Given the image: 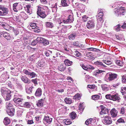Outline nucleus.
<instances>
[{
  "label": "nucleus",
  "mask_w": 126,
  "mask_h": 126,
  "mask_svg": "<svg viewBox=\"0 0 126 126\" xmlns=\"http://www.w3.org/2000/svg\"><path fill=\"white\" fill-rule=\"evenodd\" d=\"M88 17L86 16L85 15H84L82 17V20L85 22L88 20Z\"/></svg>",
  "instance_id": "49"
},
{
  "label": "nucleus",
  "mask_w": 126,
  "mask_h": 126,
  "mask_svg": "<svg viewBox=\"0 0 126 126\" xmlns=\"http://www.w3.org/2000/svg\"><path fill=\"white\" fill-rule=\"evenodd\" d=\"M30 74L29 77L31 78H34L37 76L36 74L34 72H30Z\"/></svg>",
  "instance_id": "40"
},
{
  "label": "nucleus",
  "mask_w": 126,
  "mask_h": 126,
  "mask_svg": "<svg viewBox=\"0 0 126 126\" xmlns=\"http://www.w3.org/2000/svg\"><path fill=\"white\" fill-rule=\"evenodd\" d=\"M111 100L114 101H117L120 102V98L118 94L117 93L111 95Z\"/></svg>",
  "instance_id": "6"
},
{
  "label": "nucleus",
  "mask_w": 126,
  "mask_h": 126,
  "mask_svg": "<svg viewBox=\"0 0 126 126\" xmlns=\"http://www.w3.org/2000/svg\"><path fill=\"white\" fill-rule=\"evenodd\" d=\"M33 88V87L32 86L29 88H26V93L28 94H31L32 93V90Z\"/></svg>",
  "instance_id": "20"
},
{
  "label": "nucleus",
  "mask_w": 126,
  "mask_h": 126,
  "mask_svg": "<svg viewBox=\"0 0 126 126\" xmlns=\"http://www.w3.org/2000/svg\"><path fill=\"white\" fill-rule=\"evenodd\" d=\"M121 28H122L121 25H117L114 27L115 30L117 31H119L120 30Z\"/></svg>",
  "instance_id": "39"
},
{
  "label": "nucleus",
  "mask_w": 126,
  "mask_h": 126,
  "mask_svg": "<svg viewBox=\"0 0 126 126\" xmlns=\"http://www.w3.org/2000/svg\"><path fill=\"white\" fill-rule=\"evenodd\" d=\"M11 92L10 91H9L8 93L6 94V97L5 98V100H8L10 99L11 96Z\"/></svg>",
  "instance_id": "22"
},
{
  "label": "nucleus",
  "mask_w": 126,
  "mask_h": 126,
  "mask_svg": "<svg viewBox=\"0 0 126 126\" xmlns=\"http://www.w3.org/2000/svg\"><path fill=\"white\" fill-rule=\"evenodd\" d=\"M115 63L117 65L120 66H122L124 64L123 62L119 60L116 61Z\"/></svg>",
  "instance_id": "31"
},
{
  "label": "nucleus",
  "mask_w": 126,
  "mask_h": 126,
  "mask_svg": "<svg viewBox=\"0 0 126 126\" xmlns=\"http://www.w3.org/2000/svg\"><path fill=\"white\" fill-rule=\"evenodd\" d=\"M112 117H115L117 115L118 111L115 108L112 109L110 111Z\"/></svg>",
  "instance_id": "12"
},
{
  "label": "nucleus",
  "mask_w": 126,
  "mask_h": 126,
  "mask_svg": "<svg viewBox=\"0 0 126 126\" xmlns=\"http://www.w3.org/2000/svg\"><path fill=\"white\" fill-rule=\"evenodd\" d=\"M104 72V71L97 69L96 70H95L93 74L95 76H97V74L101 73H102V74H103V72Z\"/></svg>",
  "instance_id": "17"
},
{
  "label": "nucleus",
  "mask_w": 126,
  "mask_h": 126,
  "mask_svg": "<svg viewBox=\"0 0 126 126\" xmlns=\"http://www.w3.org/2000/svg\"><path fill=\"white\" fill-rule=\"evenodd\" d=\"M46 23V26L47 27L52 28L54 26L53 24L51 22H47Z\"/></svg>",
  "instance_id": "27"
},
{
  "label": "nucleus",
  "mask_w": 126,
  "mask_h": 126,
  "mask_svg": "<svg viewBox=\"0 0 126 126\" xmlns=\"http://www.w3.org/2000/svg\"><path fill=\"white\" fill-rule=\"evenodd\" d=\"M84 103H80V105L79 107V109L80 110H83L84 109Z\"/></svg>",
  "instance_id": "32"
},
{
  "label": "nucleus",
  "mask_w": 126,
  "mask_h": 126,
  "mask_svg": "<svg viewBox=\"0 0 126 126\" xmlns=\"http://www.w3.org/2000/svg\"><path fill=\"white\" fill-rule=\"evenodd\" d=\"M82 67L83 69L85 70H86L88 68V67H87L86 66L83 64L82 65Z\"/></svg>",
  "instance_id": "56"
},
{
  "label": "nucleus",
  "mask_w": 126,
  "mask_h": 126,
  "mask_svg": "<svg viewBox=\"0 0 126 126\" xmlns=\"http://www.w3.org/2000/svg\"><path fill=\"white\" fill-rule=\"evenodd\" d=\"M76 35L75 33H71L68 36V38L70 40H74L75 38Z\"/></svg>",
  "instance_id": "28"
},
{
  "label": "nucleus",
  "mask_w": 126,
  "mask_h": 126,
  "mask_svg": "<svg viewBox=\"0 0 126 126\" xmlns=\"http://www.w3.org/2000/svg\"><path fill=\"white\" fill-rule=\"evenodd\" d=\"M32 81L34 83V84H37V82L36 79H32Z\"/></svg>",
  "instance_id": "60"
},
{
  "label": "nucleus",
  "mask_w": 126,
  "mask_h": 126,
  "mask_svg": "<svg viewBox=\"0 0 126 126\" xmlns=\"http://www.w3.org/2000/svg\"><path fill=\"white\" fill-rule=\"evenodd\" d=\"M94 85H88L87 87L92 89H93L94 88Z\"/></svg>",
  "instance_id": "57"
},
{
  "label": "nucleus",
  "mask_w": 126,
  "mask_h": 126,
  "mask_svg": "<svg viewBox=\"0 0 126 126\" xmlns=\"http://www.w3.org/2000/svg\"><path fill=\"white\" fill-rule=\"evenodd\" d=\"M126 90V87H124L122 88H121V91L122 92H125V91Z\"/></svg>",
  "instance_id": "62"
},
{
  "label": "nucleus",
  "mask_w": 126,
  "mask_h": 126,
  "mask_svg": "<svg viewBox=\"0 0 126 126\" xmlns=\"http://www.w3.org/2000/svg\"><path fill=\"white\" fill-rule=\"evenodd\" d=\"M1 10L2 11L3 15H5L8 14V10L7 8L3 7Z\"/></svg>",
  "instance_id": "23"
},
{
  "label": "nucleus",
  "mask_w": 126,
  "mask_h": 126,
  "mask_svg": "<svg viewBox=\"0 0 126 126\" xmlns=\"http://www.w3.org/2000/svg\"><path fill=\"white\" fill-rule=\"evenodd\" d=\"M74 55L77 57H79L81 55V53L78 51H75L74 53Z\"/></svg>",
  "instance_id": "41"
},
{
  "label": "nucleus",
  "mask_w": 126,
  "mask_h": 126,
  "mask_svg": "<svg viewBox=\"0 0 126 126\" xmlns=\"http://www.w3.org/2000/svg\"><path fill=\"white\" fill-rule=\"evenodd\" d=\"M70 117L72 119H74L76 117L77 115L76 113L74 112H71L70 114Z\"/></svg>",
  "instance_id": "30"
},
{
  "label": "nucleus",
  "mask_w": 126,
  "mask_h": 126,
  "mask_svg": "<svg viewBox=\"0 0 126 126\" xmlns=\"http://www.w3.org/2000/svg\"><path fill=\"white\" fill-rule=\"evenodd\" d=\"M42 43H43L44 45L45 46L49 44V42L48 40L45 38H44Z\"/></svg>",
  "instance_id": "38"
},
{
  "label": "nucleus",
  "mask_w": 126,
  "mask_h": 126,
  "mask_svg": "<svg viewBox=\"0 0 126 126\" xmlns=\"http://www.w3.org/2000/svg\"><path fill=\"white\" fill-rule=\"evenodd\" d=\"M94 25L95 24L93 21L89 20L87 22L86 27L88 29H90L93 28Z\"/></svg>",
  "instance_id": "8"
},
{
  "label": "nucleus",
  "mask_w": 126,
  "mask_h": 126,
  "mask_svg": "<svg viewBox=\"0 0 126 126\" xmlns=\"http://www.w3.org/2000/svg\"><path fill=\"white\" fill-rule=\"evenodd\" d=\"M117 121L119 123L125 122L124 120L122 118H120L117 120Z\"/></svg>",
  "instance_id": "52"
},
{
  "label": "nucleus",
  "mask_w": 126,
  "mask_h": 126,
  "mask_svg": "<svg viewBox=\"0 0 126 126\" xmlns=\"http://www.w3.org/2000/svg\"><path fill=\"white\" fill-rule=\"evenodd\" d=\"M18 3H14L13 5V9L15 12H17L18 10H19L18 8Z\"/></svg>",
  "instance_id": "18"
},
{
  "label": "nucleus",
  "mask_w": 126,
  "mask_h": 126,
  "mask_svg": "<svg viewBox=\"0 0 126 126\" xmlns=\"http://www.w3.org/2000/svg\"><path fill=\"white\" fill-rule=\"evenodd\" d=\"M103 15L102 12H100L97 16V20H99V19H101V18H103Z\"/></svg>",
  "instance_id": "34"
},
{
  "label": "nucleus",
  "mask_w": 126,
  "mask_h": 126,
  "mask_svg": "<svg viewBox=\"0 0 126 126\" xmlns=\"http://www.w3.org/2000/svg\"><path fill=\"white\" fill-rule=\"evenodd\" d=\"M122 81L123 83H126V76H123L122 78Z\"/></svg>",
  "instance_id": "51"
},
{
  "label": "nucleus",
  "mask_w": 126,
  "mask_h": 126,
  "mask_svg": "<svg viewBox=\"0 0 126 126\" xmlns=\"http://www.w3.org/2000/svg\"><path fill=\"white\" fill-rule=\"evenodd\" d=\"M44 100L41 99L38 101L37 104V105L38 107L42 106L43 104Z\"/></svg>",
  "instance_id": "21"
},
{
  "label": "nucleus",
  "mask_w": 126,
  "mask_h": 126,
  "mask_svg": "<svg viewBox=\"0 0 126 126\" xmlns=\"http://www.w3.org/2000/svg\"><path fill=\"white\" fill-rule=\"evenodd\" d=\"M74 20V18L73 16L71 15H69L67 19L65 20H63L62 22L64 23H71Z\"/></svg>",
  "instance_id": "7"
},
{
  "label": "nucleus",
  "mask_w": 126,
  "mask_h": 126,
  "mask_svg": "<svg viewBox=\"0 0 126 126\" xmlns=\"http://www.w3.org/2000/svg\"><path fill=\"white\" fill-rule=\"evenodd\" d=\"M31 44L32 45L35 46L36 44V42L35 41H33L32 42Z\"/></svg>",
  "instance_id": "63"
},
{
  "label": "nucleus",
  "mask_w": 126,
  "mask_h": 126,
  "mask_svg": "<svg viewBox=\"0 0 126 126\" xmlns=\"http://www.w3.org/2000/svg\"><path fill=\"white\" fill-rule=\"evenodd\" d=\"M94 64L98 66L102 65L105 67H106V66H105V65L103 64L102 63L99 62L98 61H97L95 62H94Z\"/></svg>",
  "instance_id": "37"
},
{
  "label": "nucleus",
  "mask_w": 126,
  "mask_h": 126,
  "mask_svg": "<svg viewBox=\"0 0 126 126\" xmlns=\"http://www.w3.org/2000/svg\"><path fill=\"white\" fill-rule=\"evenodd\" d=\"M61 5L63 7L67 6L68 5L65 0H62Z\"/></svg>",
  "instance_id": "29"
},
{
  "label": "nucleus",
  "mask_w": 126,
  "mask_h": 126,
  "mask_svg": "<svg viewBox=\"0 0 126 126\" xmlns=\"http://www.w3.org/2000/svg\"><path fill=\"white\" fill-rule=\"evenodd\" d=\"M64 101L67 104H70L72 103L71 99L69 98H66Z\"/></svg>",
  "instance_id": "36"
},
{
  "label": "nucleus",
  "mask_w": 126,
  "mask_h": 126,
  "mask_svg": "<svg viewBox=\"0 0 126 126\" xmlns=\"http://www.w3.org/2000/svg\"><path fill=\"white\" fill-rule=\"evenodd\" d=\"M104 118L105 119H104L103 121V123L105 124L109 125L112 123V121L111 120L110 118L108 116L106 115L103 116Z\"/></svg>",
  "instance_id": "3"
},
{
  "label": "nucleus",
  "mask_w": 126,
  "mask_h": 126,
  "mask_svg": "<svg viewBox=\"0 0 126 126\" xmlns=\"http://www.w3.org/2000/svg\"><path fill=\"white\" fill-rule=\"evenodd\" d=\"M14 110L15 109L13 108L6 109L7 113L10 116H12L14 115Z\"/></svg>",
  "instance_id": "11"
},
{
  "label": "nucleus",
  "mask_w": 126,
  "mask_h": 126,
  "mask_svg": "<svg viewBox=\"0 0 126 126\" xmlns=\"http://www.w3.org/2000/svg\"><path fill=\"white\" fill-rule=\"evenodd\" d=\"M26 11L29 14H30L31 13L32 11L31 10V9L26 10Z\"/></svg>",
  "instance_id": "61"
},
{
  "label": "nucleus",
  "mask_w": 126,
  "mask_h": 126,
  "mask_svg": "<svg viewBox=\"0 0 126 126\" xmlns=\"http://www.w3.org/2000/svg\"><path fill=\"white\" fill-rule=\"evenodd\" d=\"M37 14L42 18H44L46 16V15L44 12L42 11L41 10V8L40 7H38V10L37 11Z\"/></svg>",
  "instance_id": "5"
},
{
  "label": "nucleus",
  "mask_w": 126,
  "mask_h": 126,
  "mask_svg": "<svg viewBox=\"0 0 126 126\" xmlns=\"http://www.w3.org/2000/svg\"><path fill=\"white\" fill-rule=\"evenodd\" d=\"M52 118L48 116H45L43 119V121L44 123H47L50 124L52 122Z\"/></svg>",
  "instance_id": "9"
},
{
  "label": "nucleus",
  "mask_w": 126,
  "mask_h": 126,
  "mask_svg": "<svg viewBox=\"0 0 126 126\" xmlns=\"http://www.w3.org/2000/svg\"><path fill=\"white\" fill-rule=\"evenodd\" d=\"M73 45L77 46L80 47V45L78 41L74 42L73 43Z\"/></svg>",
  "instance_id": "48"
},
{
  "label": "nucleus",
  "mask_w": 126,
  "mask_h": 126,
  "mask_svg": "<svg viewBox=\"0 0 126 126\" xmlns=\"http://www.w3.org/2000/svg\"><path fill=\"white\" fill-rule=\"evenodd\" d=\"M42 64L41 62L40 61H39L38 62V63L37 64V65L39 67L42 66Z\"/></svg>",
  "instance_id": "59"
},
{
  "label": "nucleus",
  "mask_w": 126,
  "mask_h": 126,
  "mask_svg": "<svg viewBox=\"0 0 126 126\" xmlns=\"http://www.w3.org/2000/svg\"><path fill=\"white\" fill-rule=\"evenodd\" d=\"M100 96L98 95H93L92 96V98L93 100H95L99 98Z\"/></svg>",
  "instance_id": "42"
},
{
  "label": "nucleus",
  "mask_w": 126,
  "mask_h": 126,
  "mask_svg": "<svg viewBox=\"0 0 126 126\" xmlns=\"http://www.w3.org/2000/svg\"><path fill=\"white\" fill-rule=\"evenodd\" d=\"M102 90L105 92L109 90L108 88L105 85L102 86Z\"/></svg>",
  "instance_id": "45"
},
{
  "label": "nucleus",
  "mask_w": 126,
  "mask_h": 126,
  "mask_svg": "<svg viewBox=\"0 0 126 126\" xmlns=\"http://www.w3.org/2000/svg\"><path fill=\"white\" fill-rule=\"evenodd\" d=\"M36 25V23L32 22L30 23L29 26L32 27V29H33L35 28Z\"/></svg>",
  "instance_id": "44"
},
{
  "label": "nucleus",
  "mask_w": 126,
  "mask_h": 126,
  "mask_svg": "<svg viewBox=\"0 0 126 126\" xmlns=\"http://www.w3.org/2000/svg\"><path fill=\"white\" fill-rule=\"evenodd\" d=\"M64 63L65 65L67 66L70 65L72 63V62L70 61L68 59L65 60L64 61Z\"/></svg>",
  "instance_id": "25"
},
{
  "label": "nucleus",
  "mask_w": 126,
  "mask_h": 126,
  "mask_svg": "<svg viewBox=\"0 0 126 126\" xmlns=\"http://www.w3.org/2000/svg\"><path fill=\"white\" fill-rule=\"evenodd\" d=\"M95 120L93 119L92 118H90L86 120L85 122V124L87 125H88L89 126H94L95 124Z\"/></svg>",
  "instance_id": "4"
},
{
  "label": "nucleus",
  "mask_w": 126,
  "mask_h": 126,
  "mask_svg": "<svg viewBox=\"0 0 126 126\" xmlns=\"http://www.w3.org/2000/svg\"><path fill=\"white\" fill-rule=\"evenodd\" d=\"M102 61L103 63L108 65H110L112 63V62L110 60H103Z\"/></svg>",
  "instance_id": "35"
},
{
  "label": "nucleus",
  "mask_w": 126,
  "mask_h": 126,
  "mask_svg": "<svg viewBox=\"0 0 126 126\" xmlns=\"http://www.w3.org/2000/svg\"><path fill=\"white\" fill-rule=\"evenodd\" d=\"M23 73L27 75H28V76L30 74V72L26 69H24L23 70Z\"/></svg>",
  "instance_id": "47"
},
{
  "label": "nucleus",
  "mask_w": 126,
  "mask_h": 126,
  "mask_svg": "<svg viewBox=\"0 0 126 126\" xmlns=\"http://www.w3.org/2000/svg\"><path fill=\"white\" fill-rule=\"evenodd\" d=\"M125 109L124 107L122 108L120 110V113L122 114H124L125 112Z\"/></svg>",
  "instance_id": "46"
},
{
  "label": "nucleus",
  "mask_w": 126,
  "mask_h": 126,
  "mask_svg": "<svg viewBox=\"0 0 126 126\" xmlns=\"http://www.w3.org/2000/svg\"><path fill=\"white\" fill-rule=\"evenodd\" d=\"M23 105L25 107L27 108H29L31 106L29 102H24Z\"/></svg>",
  "instance_id": "43"
},
{
  "label": "nucleus",
  "mask_w": 126,
  "mask_h": 126,
  "mask_svg": "<svg viewBox=\"0 0 126 126\" xmlns=\"http://www.w3.org/2000/svg\"><path fill=\"white\" fill-rule=\"evenodd\" d=\"M65 124L66 125H69L71 123L69 120H66Z\"/></svg>",
  "instance_id": "64"
},
{
  "label": "nucleus",
  "mask_w": 126,
  "mask_h": 126,
  "mask_svg": "<svg viewBox=\"0 0 126 126\" xmlns=\"http://www.w3.org/2000/svg\"><path fill=\"white\" fill-rule=\"evenodd\" d=\"M28 123L29 124H32L33 123L32 120H28Z\"/></svg>",
  "instance_id": "58"
},
{
  "label": "nucleus",
  "mask_w": 126,
  "mask_h": 126,
  "mask_svg": "<svg viewBox=\"0 0 126 126\" xmlns=\"http://www.w3.org/2000/svg\"><path fill=\"white\" fill-rule=\"evenodd\" d=\"M13 105L12 102L10 101H7L6 103L5 107L7 109L12 108L13 107Z\"/></svg>",
  "instance_id": "14"
},
{
  "label": "nucleus",
  "mask_w": 126,
  "mask_h": 126,
  "mask_svg": "<svg viewBox=\"0 0 126 126\" xmlns=\"http://www.w3.org/2000/svg\"><path fill=\"white\" fill-rule=\"evenodd\" d=\"M44 38L40 37H38L36 39V40L38 43H42Z\"/></svg>",
  "instance_id": "33"
},
{
  "label": "nucleus",
  "mask_w": 126,
  "mask_h": 126,
  "mask_svg": "<svg viewBox=\"0 0 126 126\" xmlns=\"http://www.w3.org/2000/svg\"><path fill=\"white\" fill-rule=\"evenodd\" d=\"M10 122V120L8 117H5L4 118L3 123L5 125H7L9 124Z\"/></svg>",
  "instance_id": "19"
},
{
  "label": "nucleus",
  "mask_w": 126,
  "mask_h": 126,
  "mask_svg": "<svg viewBox=\"0 0 126 126\" xmlns=\"http://www.w3.org/2000/svg\"><path fill=\"white\" fill-rule=\"evenodd\" d=\"M80 97V95L79 94H75L74 97V99H76Z\"/></svg>",
  "instance_id": "53"
},
{
  "label": "nucleus",
  "mask_w": 126,
  "mask_h": 126,
  "mask_svg": "<svg viewBox=\"0 0 126 126\" xmlns=\"http://www.w3.org/2000/svg\"><path fill=\"white\" fill-rule=\"evenodd\" d=\"M9 92L8 91H7L3 90L2 89L1 91V93L2 95H5L6 94Z\"/></svg>",
  "instance_id": "54"
},
{
  "label": "nucleus",
  "mask_w": 126,
  "mask_h": 126,
  "mask_svg": "<svg viewBox=\"0 0 126 126\" xmlns=\"http://www.w3.org/2000/svg\"><path fill=\"white\" fill-rule=\"evenodd\" d=\"M15 102L16 104H20L23 100L22 98L15 97L13 99Z\"/></svg>",
  "instance_id": "13"
},
{
  "label": "nucleus",
  "mask_w": 126,
  "mask_h": 126,
  "mask_svg": "<svg viewBox=\"0 0 126 126\" xmlns=\"http://www.w3.org/2000/svg\"><path fill=\"white\" fill-rule=\"evenodd\" d=\"M21 78L22 80L25 83H29L30 82V80L25 76H22L21 77Z\"/></svg>",
  "instance_id": "16"
},
{
  "label": "nucleus",
  "mask_w": 126,
  "mask_h": 126,
  "mask_svg": "<svg viewBox=\"0 0 126 126\" xmlns=\"http://www.w3.org/2000/svg\"><path fill=\"white\" fill-rule=\"evenodd\" d=\"M3 36L7 40H10L11 39V36L9 34L6 33L3 34Z\"/></svg>",
  "instance_id": "26"
},
{
  "label": "nucleus",
  "mask_w": 126,
  "mask_h": 126,
  "mask_svg": "<svg viewBox=\"0 0 126 126\" xmlns=\"http://www.w3.org/2000/svg\"><path fill=\"white\" fill-rule=\"evenodd\" d=\"M65 66V65L64 64L61 65L59 67V70L61 71H63L66 68V67Z\"/></svg>",
  "instance_id": "24"
},
{
  "label": "nucleus",
  "mask_w": 126,
  "mask_h": 126,
  "mask_svg": "<svg viewBox=\"0 0 126 126\" xmlns=\"http://www.w3.org/2000/svg\"><path fill=\"white\" fill-rule=\"evenodd\" d=\"M101 110L100 112V114L101 115V117L104 118V117H103V116L104 115L105 116H106L109 113L108 110L107 109L105 108L103 106H101Z\"/></svg>",
  "instance_id": "2"
},
{
  "label": "nucleus",
  "mask_w": 126,
  "mask_h": 126,
  "mask_svg": "<svg viewBox=\"0 0 126 126\" xmlns=\"http://www.w3.org/2000/svg\"><path fill=\"white\" fill-rule=\"evenodd\" d=\"M114 12L115 15L117 16L123 15L126 13L125 10L123 8L118 7L117 9H115Z\"/></svg>",
  "instance_id": "1"
},
{
  "label": "nucleus",
  "mask_w": 126,
  "mask_h": 126,
  "mask_svg": "<svg viewBox=\"0 0 126 126\" xmlns=\"http://www.w3.org/2000/svg\"><path fill=\"white\" fill-rule=\"evenodd\" d=\"M106 98L108 99L111 100V98L112 97L111 95L110 94H108L106 95L105 96Z\"/></svg>",
  "instance_id": "50"
},
{
  "label": "nucleus",
  "mask_w": 126,
  "mask_h": 126,
  "mask_svg": "<svg viewBox=\"0 0 126 126\" xmlns=\"http://www.w3.org/2000/svg\"><path fill=\"white\" fill-rule=\"evenodd\" d=\"M117 75L115 74H110L107 75L108 79L109 80H111L116 78Z\"/></svg>",
  "instance_id": "10"
},
{
  "label": "nucleus",
  "mask_w": 126,
  "mask_h": 126,
  "mask_svg": "<svg viewBox=\"0 0 126 126\" xmlns=\"http://www.w3.org/2000/svg\"><path fill=\"white\" fill-rule=\"evenodd\" d=\"M42 94V90L40 88H38L36 90L35 93V95L37 97H39Z\"/></svg>",
  "instance_id": "15"
},
{
  "label": "nucleus",
  "mask_w": 126,
  "mask_h": 126,
  "mask_svg": "<svg viewBox=\"0 0 126 126\" xmlns=\"http://www.w3.org/2000/svg\"><path fill=\"white\" fill-rule=\"evenodd\" d=\"M121 27L124 29L126 28V22H124L123 25L121 26Z\"/></svg>",
  "instance_id": "55"
}]
</instances>
